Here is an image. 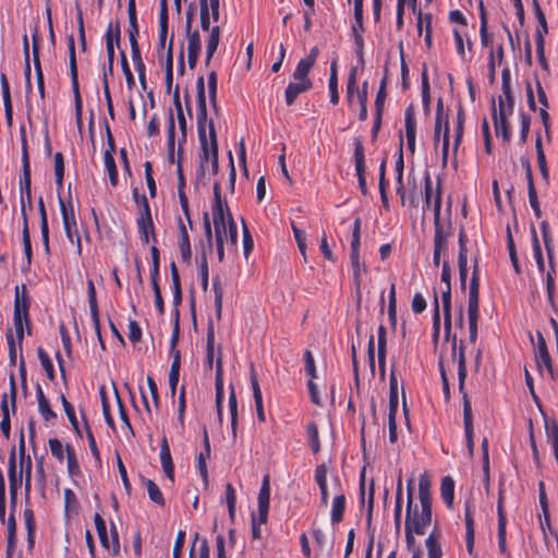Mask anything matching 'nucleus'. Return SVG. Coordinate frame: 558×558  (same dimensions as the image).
<instances>
[{
	"mask_svg": "<svg viewBox=\"0 0 558 558\" xmlns=\"http://www.w3.org/2000/svg\"><path fill=\"white\" fill-rule=\"evenodd\" d=\"M59 206H60V211H61V216H62V223L63 225H68V223H74V221H76L75 219V214H74V208H73V204L71 201L69 202H65L61 196H59Z\"/></svg>",
	"mask_w": 558,
	"mask_h": 558,
	"instance_id": "48",
	"label": "nucleus"
},
{
	"mask_svg": "<svg viewBox=\"0 0 558 558\" xmlns=\"http://www.w3.org/2000/svg\"><path fill=\"white\" fill-rule=\"evenodd\" d=\"M480 19H481V26H480L481 44L483 47H490L493 44V38H492V35L488 34V31H487V15H486V11H485L483 1L480 2Z\"/></svg>",
	"mask_w": 558,
	"mask_h": 558,
	"instance_id": "37",
	"label": "nucleus"
},
{
	"mask_svg": "<svg viewBox=\"0 0 558 558\" xmlns=\"http://www.w3.org/2000/svg\"><path fill=\"white\" fill-rule=\"evenodd\" d=\"M173 104H174V107L177 109L179 128H180V131L182 133L183 141H185L186 120H185V117H184V113H183V109H182V105H181V100H180V90H179V86L178 85L175 86V88L173 90Z\"/></svg>",
	"mask_w": 558,
	"mask_h": 558,
	"instance_id": "43",
	"label": "nucleus"
},
{
	"mask_svg": "<svg viewBox=\"0 0 558 558\" xmlns=\"http://www.w3.org/2000/svg\"><path fill=\"white\" fill-rule=\"evenodd\" d=\"M143 202V213L141 216L136 219V225L138 229V233L141 236V240L144 244H147L149 242V233H151L154 236V223L151 219L150 214V207L147 201V197L145 195L142 196ZM156 241V239L154 238Z\"/></svg>",
	"mask_w": 558,
	"mask_h": 558,
	"instance_id": "10",
	"label": "nucleus"
},
{
	"mask_svg": "<svg viewBox=\"0 0 558 558\" xmlns=\"http://www.w3.org/2000/svg\"><path fill=\"white\" fill-rule=\"evenodd\" d=\"M398 380L393 367L389 376V413L388 417L396 418L398 412Z\"/></svg>",
	"mask_w": 558,
	"mask_h": 558,
	"instance_id": "26",
	"label": "nucleus"
},
{
	"mask_svg": "<svg viewBox=\"0 0 558 558\" xmlns=\"http://www.w3.org/2000/svg\"><path fill=\"white\" fill-rule=\"evenodd\" d=\"M536 337H537V348H536V352H535V361H536L537 367L541 373H543L545 369L549 374L550 378L553 380H556L558 377V374L554 369L553 361H551L550 354L548 352L545 338L541 331H537Z\"/></svg>",
	"mask_w": 558,
	"mask_h": 558,
	"instance_id": "7",
	"label": "nucleus"
},
{
	"mask_svg": "<svg viewBox=\"0 0 558 558\" xmlns=\"http://www.w3.org/2000/svg\"><path fill=\"white\" fill-rule=\"evenodd\" d=\"M345 511V496L343 494L337 495L331 505V523L338 524L343 520Z\"/></svg>",
	"mask_w": 558,
	"mask_h": 558,
	"instance_id": "34",
	"label": "nucleus"
},
{
	"mask_svg": "<svg viewBox=\"0 0 558 558\" xmlns=\"http://www.w3.org/2000/svg\"><path fill=\"white\" fill-rule=\"evenodd\" d=\"M259 524L267 522L270 504L269 476L265 475L257 497Z\"/></svg>",
	"mask_w": 558,
	"mask_h": 558,
	"instance_id": "13",
	"label": "nucleus"
},
{
	"mask_svg": "<svg viewBox=\"0 0 558 558\" xmlns=\"http://www.w3.org/2000/svg\"><path fill=\"white\" fill-rule=\"evenodd\" d=\"M361 218L356 217L353 223L352 241H351V254H360L361 245Z\"/></svg>",
	"mask_w": 558,
	"mask_h": 558,
	"instance_id": "61",
	"label": "nucleus"
},
{
	"mask_svg": "<svg viewBox=\"0 0 558 558\" xmlns=\"http://www.w3.org/2000/svg\"><path fill=\"white\" fill-rule=\"evenodd\" d=\"M28 310H29V299L27 295L26 287H25V284H22L21 287L16 286L15 299H14L13 322H14L16 338H17L20 347L22 345V341L24 338L23 323L25 322L26 325L29 324Z\"/></svg>",
	"mask_w": 558,
	"mask_h": 558,
	"instance_id": "4",
	"label": "nucleus"
},
{
	"mask_svg": "<svg viewBox=\"0 0 558 558\" xmlns=\"http://www.w3.org/2000/svg\"><path fill=\"white\" fill-rule=\"evenodd\" d=\"M106 51L109 61L110 75L113 73V63H114V46H120L121 39V27L119 21L109 23L107 32H106Z\"/></svg>",
	"mask_w": 558,
	"mask_h": 558,
	"instance_id": "11",
	"label": "nucleus"
},
{
	"mask_svg": "<svg viewBox=\"0 0 558 558\" xmlns=\"http://www.w3.org/2000/svg\"><path fill=\"white\" fill-rule=\"evenodd\" d=\"M440 495L444 499L446 506L448 508H451L453 505V498H454V481L451 476H445L441 480L440 484Z\"/></svg>",
	"mask_w": 558,
	"mask_h": 558,
	"instance_id": "33",
	"label": "nucleus"
},
{
	"mask_svg": "<svg viewBox=\"0 0 558 558\" xmlns=\"http://www.w3.org/2000/svg\"><path fill=\"white\" fill-rule=\"evenodd\" d=\"M170 272L173 288V303L174 305H179L182 302V290L179 270L174 262H171L170 264Z\"/></svg>",
	"mask_w": 558,
	"mask_h": 558,
	"instance_id": "42",
	"label": "nucleus"
},
{
	"mask_svg": "<svg viewBox=\"0 0 558 558\" xmlns=\"http://www.w3.org/2000/svg\"><path fill=\"white\" fill-rule=\"evenodd\" d=\"M401 511H402V477L399 475L396 488V505L393 510V521L397 532L401 526Z\"/></svg>",
	"mask_w": 558,
	"mask_h": 558,
	"instance_id": "40",
	"label": "nucleus"
},
{
	"mask_svg": "<svg viewBox=\"0 0 558 558\" xmlns=\"http://www.w3.org/2000/svg\"><path fill=\"white\" fill-rule=\"evenodd\" d=\"M66 459H68V472L71 476L81 475V468L75 454V450L71 445L65 446Z\"/></svg>",
	"mask_w": 558,
	"mask_h": 558,
	"instance_id": "49",
	"label": "nucleus"
},
{
	"mask_svg": "<svg viewBox=\"0 0 558 558\" xmlns=\"http://www.w3.org/2000/svg\"><path fill=\"white\" fill-rule=\"evenodd\" d=\"M532 245H533V252H534V257H535V260H536L537 269L541 272H544V270H545V263H544L541 244H539V241H538L537 233H536L535 229L532 230Z\"/></svg>",
	"mask_w": 558,
	"mask_h": 558,
	"instance_id": "60",
	"label": "nucleus"
},
{
	"mask_svg": "<svg viewBox=\"0 0 558 558\" xmlns=\"http://www.w3.org/2000/svg\"><path fill=\"white\" fill-rule=\"evenodd\" d=\"M378 366L381 378L385 377L386 373V353H387V337L386 327L380 325L378 327Z\"/></svg>",
	"mask_w": 558,
	"mask_h": 558,
	"instance_id": "24",
	"label": "nucleus"
},
{
	"mask_svg": "<svg viewBox=\"0 0 558 558\" xmlns=\"http://www.w3.org/2000/svg\"><path fill=\"white\" fill-rule=\"evenodd\" d=\"M215 386H216V405H217V412L218 417L221 420L222 417V399H223V380H222V362L221 357L219 356L217 359L216 363V376H215Z\"/></svg>",
	"mask_w": 558,
	"mask_h": 558,
	"instance_id": "25",
	"label": "nucleus"
},
{
	"mask_svg": "<svg viewBox=\"0 0 558 558\" xmlns=\"http://www.w3.org/2000/svg\"><path fill=\"white\" fill-rule=\"evenodd\" d=\"M219 40H220V28H219V26H214L210 29V34L208 36L207 45H206V60H205V63L207 65L210 63L211 58H213L214 53L217 50V47L219 45Z\"/></svg>",
	"mask_w": 558,
	"mask_h": 558,
	"instance_id": "35",
	"label": "nucleus"
},
{
	"mask_svg": "<svg viewBox=\"0 0 558 558\" xmlns=\"http://www.w3.org/2000/svg\"><path fill=\"white\" fill-rule=\"evenodd\" d=\"M180 375V360L175 355V361L172 360L170 372H169V387L171 391V396L173 397L177 391V386L179 383Z\"/></svg>",
	"mask_w": 558,
	"mask_h": 558,
	"instance_id": "55",
	"label": "nucleus"
},
{
	"mask_svg": "<svg viewBox=\"0 0 558 558\" xmlns=\"http://www.w3.org/2000/svg\"><path fill=\"white\" fill-rule=\"evenodd\" d=\"M191 23H192V14L187 13V19H186V32L189 33L187 51L201 52L202 44H201L199 34L197 31L190 33Z\"/></svg>",
	"mask_w": 558,
	"mask_h": 558,
	"instance_id": "44",
	"label": "nucleus"
},
{
	"mask_svg": "<svg viewBox=\"0 0 558 558\" xmlns=\"http://www.w3.org/2000/svg\"><path fill=\"white\" fill-rule=\"evenodd\" d=\"M128 15H129V40L137 41L138 36V24H137V15H136V4L135 0H128Z\"/></svg>",
	"mask_w": 558,
	"mask_h": 558,
	"instance_id": "30",
	"label": "nucleus"
},
{
	"mask_svg": "<svg viewBox=\"0 0 558 558\" xmlns=\"http://www.w3.org/2000/svg\"><path fill=\"white\" fill-rule=\"evenodd\" d=\"M328 87L330 93V101L332 105H337L339 102L337 60L331 61L330 64Z\"/></svg>",
	"mask_w": 558,
	"mask_h": 558,
	"instance_id": "39",
	"label": "nucleus"
},
{
	"mask_svg": "<svg viewBox=\"0 0 558 558\" xmlns=\"http://www.w3.org/2000/svg\"><path fill=\"white\" fill-rule=\"evenodd\" d=\"M215 359V330L213 323H209L206 335V365L213 368Z\"/></svg>",
	"mask_w": 558,
	"mask_h": 558,
	"instance_id": "38",
	"label": "nucleus"
},
{
	"mask_svg": "<svg viewBox=\"0 0 558 558\" xmlns=\"http://www.w3.org/2000/svg\"><path fill=\"white\" fill-rule=\"evenodd\" d=\"M32 181L24 182L20 181V202L22 218L26 215V203L32 207V193H31Z\"/></svg>",
	"mask_w": 558,
	"mask_h": 558,
	"instance_id": "47",
	"label": "nucleus"
},
{
	"mask_svg": "<svg viewBox=\"0 0 558 558\" xmlns=\"http://www.w3.org/2000/svg\"><path fill=\"white\" fill-rule=\"evenodd\" d=\"M452 357L458 362V379H459V390L462 393L463 399V425L465 432V442L468 447L469 454L472 457L474 452V440H473V415H472V407L471 401L468 397V393L464 391V383L466 378V361L464 354V347L461 343L459 351L457 345V337L453 336L452 344H451Z\"/></svg>",
	"mask_w": 558,
	"mask_h": 558,
	"instance_id": "2",
	"label": "nucleus"
},
{
	"mask_svg": "<svg viewBox=\"0 0 558 558\" xmlns=\"http://www.w3.org/2000/svg\"><path fill=\"white\" fill-rule=\"evenodd\" d=\"M68 49H69V66H70V75H71V85L74 95V104H75V118L78 126L82 125V113H83V101L80 93L78 85V74H77V63L75 56V41L74 36L70 35L68 37Z\"/></svg>",
	"mask_w": 558,
	"mask_h": 558,
	"instance_id": "5",
	"label": "nucleus"
},
{
	"mask_svg": "<svg viewBox=\"0 0 558 558\" xmlns=\"http://www.w3.org/2000/svg\"><path fill=\"white\" fill-rule=\"evenodd\" d=\"M501 89L504 94V99L507 101L514 102L511 93V73L508 68H505L501 72Z\"/></svg>",
	"mask_w": 558,
	"mask_h": 558,
	"instance_id": "58",
	"label": "nucleus"
},
{
	"mask_svg": "<svg viewBox=\"0 0 558 558\" xmlns=\"http://www.w3.org/2000/svg\"><path fill=\"white\" fill-rule=\"evenodd\" d=\"M149 499L158 506L165 505V498L158 485L149 478L144 480Z\"/></svg>",
	"mask_w": 558,
	"mask_h": 558,
	"instance_id": "46",
	"label": "nucleus"
},
{
	"mask_svg": "<svg viewBox=\"0 0 558 558\" xmlns=\"http://www.w3.org/2000/svg\"><path fill=\"white\" fill-rule=\"evenodd\" d=\"M0 82H1V92H2V98H3V105H4L5 120H7L8 125L11 126L12 119H13V107H12V101H11L9 81L4 73H2L0 75Z\"/></svg>",
	"mask_w": 558,
	"mask_h": 558,
	"instance_id": "23",
	"label": "nucleus"
},
{
	"mask_svg": "<svg viewBox=\"0 0 558 558\" xmlns=\"http://www.w3.org/2000/svg\"><path fill=\"white\" fill-rule=\"evenodd\" d=\"M63 227H64V231H65L68 240L72 244H76L77 253L81 254L82 253V243H81L80 234L77 232L76 221H74V223L70 222L68 225H63Z\"/></svg>",
	"mask_w": 558,
	"mask_h": 558,
	"instance_id": "59",
	"label": "nucleus"
},
{
	"mask_svg": "<svg viewBox=\"0 0 558 558\" xmlns=\"http://www.w3.org/2000/svg\"><path fill=\"white\" fill-rule=\"evenodd\" d=\"M440 209H441V192L440 186H437L435 199H434V252L446 254L448 251V240L452 235V226L450 221L442 223L440 221Z\"/></svg>",
	"mask_w": 558,
	"mask_h": 558,
	"instance_id": "3",
	"label": "nucleus"
},
{
	"mask_svg": "<svg viewBox=\"0 0 558 558\" xmlns=\"http://www.w3.org/2000/svg\"><path fill=\"white\" fill-rule=\"evenodd\" d=\"M214 192V202L211 205V214H213V223L216 226H226L228 225V215L227 209L228 204L222 199L221 196V187L219 182H215L213 186Z\"/></svg>",
	"mask_w": 558,
	"mask_h": 558,
	"instance_id": "9",
	"label": "nucleus"
},
{
	"mask_svg": "<svg viewBox=\"0 0 558 558\" xmlns=\"http://www.w3.org/2000/svg\"><path fill=\"white\" fill-rule=\"evenodd\" d=\"M492 118L494 121L496 135H501L504 142H509L511 137L510 124L508 119L497 118V107L494 98H492Z\"/></svg>",
	"mask_w": 558,
	"mask_h": 558,
	"instance_id": "21",
	"label": "nucleus"
},
{
	"mask_svg": "<svg viewBox=\"0 0 558 558\" xmlns=\"http://www.w3.org/2000/svg\"><path fill=\"white\" fill-rule=\"evenodd\" d=\"M536 54L541 66L548 70V63L545 58V39L542 31H536Z\"/></svg>",
	"mask_w": 558,
	"mask_h": 558,
	"instance_id": "62",
	"label": "nucleus"
},
{
	"mask_svg": "<svg viewBox=\"0 0 558 558\" xmlns=\"http://www.w3.org/2000/svg\"><path fill=\"white\" fill-rule=\"evenodd\" d=\"M312 87L313 83L311 80L290 83L284 92L286 104L291 106L300 94L310 90Z\"/></svg>",
	"mask_w": 558,
	"mask_h": 558,
	"instance_id": "19",
	"label": "nucleus"
},
{
	"mask_svg": "<svg viewBox=\"0 0 558 558\" xmlns=\"http://www.w3.org/2000/svg\"><path fill=\"white\" fill-rule=\"evenodd\" d=\"M354 162H355V171L359 181V187L363 195L367 194L366 187V167H365V156H364V147L360 138H355L354 141Z\"/></svg>",
	"mask_w": 558,
	"mask_h": 558,
	"instance_id": "12",
	"label": "nucleus"
},
{
	"mask_svg": "<svg viewBox=\"0 0 558 558\" xmlns=\"http://www.w3.org/2000/svg\"><path fill=\"white\" fill-rule=\"evenodd\" d=\"M8 477L10 484V501L11 507L14 508L17 498V485L21 484V478L16 477V456H15V447H13L9 454V465H8Z\"/></svg>",
	"mask_w": 558,
	"mask_h": 558,
	"instance_id": "16",
	"label": "nucleus"
},
{
	"mask_svg": "<svg viewBox=\"0 0 558 558\" xmlns=\"http://www.w3.org/2000/svg\"><path fill=\"white\" fill-rule=\"evenodd\" d=\"M444 307V329L445 338L448 340L451 332V287H446L441 293Z\"/></svg>",
	"mask_w": 558,
	"mask_h": 558,
	"instance_id": "22",
	"label": "nucleus"
},
{
	"mask_svg": "<svg viewBox=\"0 0 558 558\" xmlns=\"http://www.w3.org/2000/svg\"><path fill=\"white\" fill-rule=\"evenodd\" d=\"M474 507L470 500L464 504V520H465V544L470 555H473L474 539H475V527L473 518Z\"/></svg>",
	"mask_w": 558,
	"mask_h": 558,
	"instance_id": "15",
	"label": "nucleus"
},
{
	"mask_svg": "<svg viewBox=\"0 0 558 558\" xmlns=\"http://www.w3.org/2000/svg\"><path fill=\"white\" fill-rule=\"evenodd\" d=\"M177 173H178V196H179V202H180L182 211H183V214H184V216H185L190 227L192 228V219H191L190 209H189V199H187V196H186L185 191H184V189H185V178H184V174H183L181 162H178Z\"/></svg>",
	"mask_w": 558,
	"mask_h": 558,
	"instance_id": "18",
	"label": "nucleus"
},
{
	"mask_svg": "<svg viewBox=\"0 0 558 558\" xmlns=\"http://www.w3.org/2000/svg\"><path fill=\"white\" fill-rule=\"evenodd\" d=\"M315 481L320 489L322 504L328 505V489H327V469L324 464L318 465L315 470Z\"/></svg>",
	"mask_w": 558,
	"mask_h": 558,
	"instance_id": "32",
	"label": "nucleus"
},
{
	"mask_svg": "<svg viewBox=\"0 0 558 558\" xmlns=\"http://www.w3.org/2000/svg\"><path fill=\"white\" fill-rule=\"evenodd\" d=\"M425 546L427 548L428 558H441L442 549L440 545V534L434 530L428 537L425 539Z\"/></svg>",
	"mask_w": 558,
	"mask_h": 558,
	"instance_id": "31",
	"label": "nucleus"
},
{
	"mask_svg": "<svg viewBox=\"0 0 558 558\" xmlns=\"http://www.w3.org/2000/svg\"><path fill=\"white\" fill-rule=\"evenodd\" d=\"M213 290L215 293V308L217 318H221V312H222V298H223V288L221 286V281L219 277L214 278L213 280Z\"/></svg>",
	"mask_w": 558,
	"mask_h": 558,
	"instance_id": "53",
	"label": "nucleus"
},
{
	"mask_svg": "<svg viewBox=\"0 0 558 558\" xmlns=\"http://www.w3.org/2000/svg\"><path fill=\"white\" fill-rule=\"evenodd\" d=\"M159 457H160V463H161V466H162V470H163L166 476L171 482H173L174 481V465H173V461L171 458L170 448H169V445H168L166 438L162 439V442L160 445Z\"/></svg>",
	"mask_w": 558,
	"mask_h": 558,
	"instance_id": "20",
	"label": "nucleus"
},
{
	"mask_svg": "<svg viewBox=\"0 0 558 558\" xmlns=\"http://www.w3.org/2000/svg\"><path fill=\"white\" fill-rule=\"evenodd\" d=\"M179 230H180V253L182 256V259L184 262H189L191 259V244H190V238L187 234V230L185 226L183 225L181 218H179Z\"/></svg>",
	"mask_w": 558,
	"mask_h": 558,
	"instance_id": "36",
	"label": "nucleus"
},
{
	"mask_svg": "<svg viewBox=\"0 0 558 558\" xmlns=\"http://www.w3.org/2000/svg\"><path fill=\"white\" fill-rule=\"evenodd\" d=\"M87 294H88V304L90 310V316L94 324V327L99 332V312H98V303L96 296V289L93 280H87Z\"/></svg>",
	"mask_w": 558,
	"mask_h": 558,
	"instance_id": "29",
	"label": "nucleus"
},
{
	"mask_svg": "<svg viewBox=\"0 0 558 558\" xmlns=\"http://www.w3.org/2000/svg\"><path fill=\"white\" fill-rule=\"evenodd\" d=\"M172 39H173V36L171 37L168 49H167L166 64H165L166 65L165 82H166L167 93L171 92L172 81H173Z\"/></svg>",
	"mask_w": 558,
	"mask_h": 558,
	"instance_id": "41",
	"label": "nucleus"
},
{
	"mask_svg": "<svg viewBox=\"0 0 558 558\" xmlns=\"http://www.w3.org/2000/svg\"><path fill=\"white\" fill-rule=\"evenodd\" d=\"M480 315V270L477 259H475L472 278L470 282L468 318L469 320H478Z\"/></svg>",
	"mask_w": 558,
	"mask_h": 558,
	"instance_id": "6",
	"label": "nucleus"
},
{
	"mask_svg": "<svg viewBox=\"0 0 558 558\" xmlns=\"http://www.w3.org/2000/svg\"><path fill=\"white\" fill-rule=\"evenodd\" d=\"M36 397L38 401V411L46 422L52 421L57 414L50 408L48 399L45 397L43 388L39 384L36 385Z\"/></svg>",
	"mask_w": 558,
	"mask_h": 558,
	"instance_id": "28",
	"label": "nucleus"
},
{
	"mask_svg": "<svg viewBox=\"0 0 558 558\" xmlns=\"http://www.w3.org/2000/svg\"><path fill=\"white\" fill-rule=\"evenodd\" d=\"M37 354H38L40 364L47 374V377L50 380H53L54 379V371H53V365L50 361V357L48 356V354L45 352V350L43 348L37 349Z\"/></svg>",
	"mask_w": 558,
	"mask_h": 558,
	"instance_id": "63",
	"label": "nucleus"
},
{
	"mask_svg": "<svg viewBox=\"0 0 558 558\" xmlns=\"http://www.w3.org/2000/svg\"><path fill=\"white\" fill-rule=\"evenodd\" d=\"M306 433L308 437V445L314 453L320 450V441L318 436V427L315 422H311L306 426Z\"/></svg>",
	"mask_w": 558,
	"mask_h": 558,
	"instance_id": "50",
	"label": "nucleus"
},
{
	"mask_svg": "<svg viewBox=\"0 0 558 558\" xmlns=\"http://www.w3.org/2000/svg\"><path fill=\"white\" fill-rule=\"evenodd\" d=\"M250 380L253 390V398L255 401L257 418L259 422L264 423L266 421V415L263 405V396L254 367H251Z\"/></svg>",
	"mask_w": 558,
	"mask_h": 558,
	"instance_id": "17",
	"label": "nucleus"
},
{
	"mask_svg": "<svg viewBox=\"0 0 558 558\" xmlns=\"http://www.w3.org/2000/svg\"><path fill=\"white\" fill-rule=\"evenodd\" d=\"M430 480L427 473H423L418 478V499L420 506L414 501L407 502L404 525L414 527L416 535H424L426 529L432 523V493Z\"/></svg>",
	"mask_w": 558,
	"mask_h": 558,
	"instance_id": "1",
	"label": "nucleus"
},
{
	"mask_svg": "<svg viewBox=\"0 0 558 558\" xmlns=\"http://www.w3.org/2000/svg\"><path fill=\"white\" fill-rule=\"evenodd\" d=\"M506 526H507L506 513L500 511V520H498V548H499L500 554L507 553Z\"/></svg>",
	"mask_w": 558,
	"mask_h": 558,
	"instance_id": "57",
	"label": "nucleus"
},
{
	"mask_svg": "<svg viewBox=\"0 0 558 558\" xmlns=\"http://www.w3.org/2000/svg\"><path fill=\"white\" fill-rule=\"evenodd\" d=\"M541 230H542V236H543L545 250L547 253L548 262H551V259L555 258L554 257V246L551 243V236H550L549 226H548L547 221L544 220L541 222Z\"/></svg>",
	"mask_w": 558,
	"mask_h": 558,
	"instance_id": "56",
	"label": "nucleus"
},
{
	"mask_svg": "<svg viewBox=\"0 0 558 558\" xmlns=\"http://www.w3.org/2000/svg\"><path fill=\"white\" fill-rule=\"evenodd\" d=\"M196 111H207L204 76L196 81Z\"/></svg>",
	"mask_w": 558,
	"mask_h": 558,
	"instance_id": "52",
	"label": "nucleus"
},
{
	"mask_svg": "<svg viewBox=\"0 0 558 558\" xmlns=\"http://www.w3.org/2000/svg\"><path fill=\"white\" fill-rule=\"evenodd\" d=\"M404 126L407 136V146L411 154L415 151L416 120L414 106L411 104L404 112Z\"/></svg>",
	"mask_w": 558,
	"mask_h": 558,
	"instance_id": "14",
	"label": "nucleus"
},
{
	"mask_svg": "<svg viewBox=\"0 0 558 558\" xmlns=\"http://www.w3.org/2000/svg\"><path fill=\"white\" fill-rule=\"evenodd\" d=\"M23 219V246H24V253L27 259V264L29 265L32 263V243H31V235H29V228H28V219L27 215H24Z\"/></svg>",
	"mask_w": 558,
	"mask_h": 558,
	"instance_id": "54",
	"label": "nucleus"
},
{
	"mask_svg": "<svg viewBox=\"0 0 558 558\" xmlns=\"http://www.w3.org/2000/svg\"><path fill=\"white\" fill-rule=\"evenodd\" d=\"M105 130H106V137L108 142V148L105 150L104 154V162L105 167L107 169V172L109 174V180L112 186H116L118 184V170L116 166V161L113 158V154L116 151V145L113 135L111 133L110 126L107 121H105Z\"/></svg>",
	"mask_w": 558,
	"mask_h": 558,
	"instance_id": "8",
	"label": "nucleus"
},
{
	"mask_svg": "<svg viewBox=\"0 0 558 558\" xmlns=\"http://www.w3.org/2000/svg\"><path fill=\"white\" fill-rule=\"evenodd\" d=\"M209 126V137L211 138V167L213 172L216 174L218 172V143H217V135L216 130L213 120H209L208 122Z\"/></svg>",
	"mask_w": 558,
	"mask_h": 558,
	"instance_id": "45",
	"label": "nucleus"
},
{
	"mask_svg": "<svg viewBox=\"0 0 558 558\" xmlns=\"http://www.w3.org/2000/svg\"><path fill=\"white\" fill-rule=\"evenodd\" d=\"M315 63L311 62L310 60L303 58L299 61L294 72H293V78L295 81H306L310 80L307 77L308 72L314 66Z\"/></svg>",
	"mask_w": 558,
	"mask_h": 558,
	"instance_id": "51",
	"label": "nucleus"
},
{
	"mask_svg": "<svg viewBox=\"0 0 558 558\" xmlns=\"http://www.w3.org/2000/svg\"><path fill=\"white\" fill-rule=\"evenodd\" d=\"M209 456H210L209 437H208L207 429L204 428V451L199 452L197 456V469L199 471V474H201L204 483H207V481H208L206 459L209 458Z\"/></svg>",
	"mask_w": 558,
	"mask_h": 558,
	"instance_id": "27",
	"label": "nucleus"
},
{
	"mask_svg": "<svg viewBox=\"0 0 558 558\" xmlns=\"http://www.w3.org/2000/svg\"><path fill=\"white\" fill-rule=\"evenodd\" d=\"M546 437L551 445L558 442V424L555 420L551 422L545 421Z\"/></svg>",
	"mask_w": 558,
	"mask_h": 558,
	"instance_id": "64",
	"label": "nucleus"
}]
</instances>
